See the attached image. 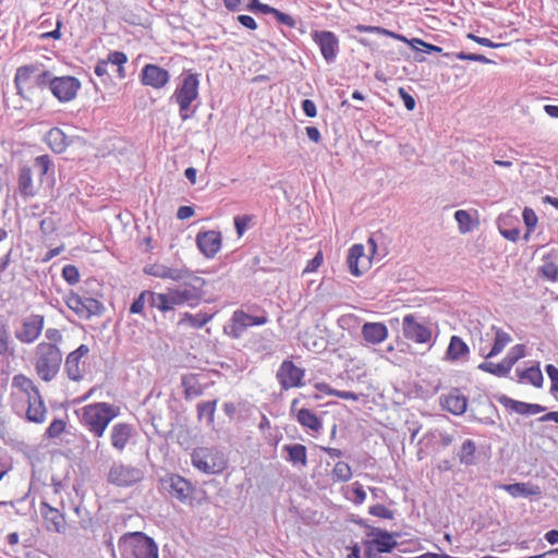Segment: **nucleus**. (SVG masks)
I'll return each instance as SVG.
<instances>
[{"mask_svg":"<svg viewBox=\"0 0 558 558\" xmlns=\"http://www.w3.org/2000/svg\"><path fill=\"white\" fill-rule=\"evenodd\" d=\"M9 404L15 412H25L28 422L43 424L47 418L44 398L32 378L19 373L12 377Z\"/></svg>","mask_w":558,"mask_h":558,"instance_id":"nucleus-1","label":"nucleus"},{"mask_svg":"<svg viewBox=\"0 0 558 558\" xmlns=\"http://www.w3.org/2000/svg\"><path fill=\"white\" fill-rule=\"evenodd\" d=\"M181 282L182 287L168 288L163 293L149 292L150 306L166 313L183 304L197 305L203 298L204 279L191 274L189 279Z\"/></svg>","mask_w":558,"mask_h":558,"instance_id":"nucleus-2","label":"nucleus"},{"mask_svg":"<svg viewBox=\"0 0 558 558\" xmlns=\"http://www.w3.org/2000/svg\"><path fill=\"white\" fill-rule=\"evenodd\" d=\"M119 413V408L113 404L95 402L81 408L80 422L94 437L100 438Z\"/></svg>","mask_w":558,"mask_h":558,"instance_id":"nucleus-3","label":"nucleus"},{"mask_svg":"<svg viewBox=\"0 0 558 558\" xmlns=\"http://www.w3.org/2000/svg\"><path fill=\"white\" fill-rule=\"evenodd\" d=\"M62 352L51 342H39L34 352L33 365L39 379L51 381L58 374L62 363Z\"/></svg>","mask_w":558,"mask_h":558,"instance_id":"nucleus-4","label":"nucleus"},{"mask_svg":"<svg viewBox=\"0 0 558 558\" xmlns=\"http://www.w3.org/2000/svg\"><path fill=\"white\" fill-rule=\"evenodd\" d=\"M49 77L50 72L41 63L19 66L14 76L17 94L23 98H28L35 89L45 88Z\"/></svg>","mask_w":558,"mask_h":558,"instance_id":"nucleus-5","label":"nucleus"},{"mask_svg":"<svg viewBox=\"0 0 558 558\" xmlns=\"http://www.w3.org/2000/svg\"><path fill=\"white\" fill-rule=\"evenodd\" d=\"M121 558H158V546L142 532L125 533L118 542Z\"/></svg>","mask_w":558,"mask_h":558,"instance_id":"nucleus-6","label":"nucleus"},{"mask_svg":"<svg viewBox=\"0 0 558 558\" xmlns=\"http://www.w3.org/2000/svg\"><path fill=\"white\" fill-rule=\"evenodd\" d=\"M198 75L191 72L183 73L171 97L179 106L180 118L183 121L192 118L195 112L194 109H191V106L198 98Z\"/></svg>","mask_w":558,"mask_h":558,"instance_id":"nucleus-7","label":"nucleus"},{"mask_svg":"<svg viewBox=\"0 0 558 558\" xmlns=\"http://www.w3.org/2000/svg\"><path fill=\"white\" fill-rule=\"evenodd\" d=\"M192 464L206 474H217L227 469L228 460L215 447H198L192 453Z\"/></svg>","mask_w":558,"mask_h":558,"instance_id":"nucleus-8","label":"nucleus"},{"mask_svg":"<svg viewBox=\"0 0 558 558\" xmlns=\"http://www.w3.org/2000/svg\"><path fill=\"white\" fill-rule=\"evenodd\" d=\"M268 320V315L264 310L260 311L259 315H250L243 310H235L225 326L223 331L231 339H240L248 327L263 326Z\"/></svg>","mask_w":558,"mask_h":558,"instance_id":"nucleus-9","label":"nucleus"},{"mask_svg":"<svg viewBox=\"0 0 558 558\" xmlns=\"http://www.w3.org/2000/svg\"><path fill=\"white\" fill-rule=\"evenodd\" d=\"M365 527L366 536L371 537V539L365 542V553L369 558L375 556V553H391L398 546V542L396 539V537L399 536L398 533H389L386 530L371 525H366Z\"/></svg>","mask_w":558,"mask_h":558,"instance_id":"nucleus-10","label":"nucleus"},{"mask_svg":"<svg viewBox=\"0 0 558 558\" xmlns=\"http://www.w3.org/2000/svg\"><path fill=\"white\" fill-rule=\"evenodd\" d=\"M63 301L69 310L82 319L99 316L104 311V305L97 299L83 298L74 291L66 293Z\"/></svg>","mask_w":558,"mask_h":558,"instance_id":"nucleus-11","label":"nucleus"},{"mask_svg":"<svg viewBox=\"0 0 558 558\" xmlns=\"http://www.w3.org/2000/svg\"><path fill=\"white\" fill-rule=\"evenodd\" d=\"M305 369L296 366L293 361L284 360L280 364L276 377L283 390L304 386Z\"/></svg>","mask_w":558,"mask_h":558,"instance_id":"nucleus-12","label":"nucleus"},{"mask_svg":"<svg viewBox=\"0 0 558 558\" xmlns=\"http://www.w3.org/2000/svg\"><path fill=\"white\" fill-rule=\"evenodd\" d=\"M402 331L405 339L417 344H428L432 347V329L417 322L412 314L403 317Z\"/></svg>","mask_w":558,"mask_h":558,"instance_id":"nucleus-13","label":"nucleus"},{"mask_svg":"<svg viewBox=\"0 0 558 558\" xmlns=\"http://www.w3.org/2000/svg\"><path fill=\"white\" fill-rule=\"evenodd\" d=\"M47 85H49L53 96L62 102L74 99L81 88L80 81L74 76L49 77Z\"/></svg>","mask_w":558,"mask_h":558,"instance_id":"nucleus-14","label":"nucleus"},{"mask_svg":"<svg viewBox=\"0 0 558 558\" xmlns=\"http://www.w3.org/2000/svg\"><path fill=\"white\" fill-rule=\"evenodd\" d=\"M299 399H293L290 407V413L296 422L310 434L316 435L323 429L322 418L307 408H298Z\"/></svg>","mask_w":558,"mask_h":558,"instance_id":"nucleus-15","label":"nucleus"},{"mask_svg":"<svg viewBox=\"0 0 558 558\" xmlns=\"http://www.w3.org/2000/svg\"><path fill=\"white\" fill-rule=\"evenodd\" d=\"M43 315L33 314L22 320L21 328L15 330V338L25 344L35 342L44 329Z\"/></svg>","mask_w":558,"mask_h":558,"instance_id":"nucleus-16","label":"nucleus"},{"mask_svg":"<svg viewBox=\"0 0 558 558\" xmlns=\"http://www.w3.org/2000/svg\"><path fill=\"white\" fill-rule=\"evenodd\" d=\"M312 38L319 47L324 59L328 63L333 62L339 52V40L337 36L330 31H314Z\"/></svg>","mask_w":558,"mask_h":558,"instance_id":"nucleus-17","label":"nucleus"},{"mask_svg":"<svg viewBox=\"0 0 558 558\" xmlns=\"http://www.w3.org/2000/svg\"><path fill=\"white\" fill-rule=\"evenodd\" d=\"M142 478V472L133 466L116 463L109 471V482L116 486H132Z\"/></svg>","mask_w":558,"mask_h":558,"instance_id":"nucleus-18","label":"nucleus"},{"mask_svg":"<svg viewBox=\"0 0 558 558\" xmlns=\"http://www.w3.org/2000/svg\"><path fill=\"white\" fill-rule=\"evenodd\" d=\"M347 264L350 272L360 277L371 268L372 256L365 253L363 244H353L349 250Z\"/></svg>","mask_w":558,"mask_h":558,"instance_id":"nucleus-19","label":"nucleus"},{"mask_svg":"<svg viewBox=\"0 0 558 558\" xmlns=\"http://www.w3.org/2000/svg\"><path fill=\"white\" fill-rule=\"evenodd\" d=\"M140 77L144 86H149L154 89L166 87L170 81L168 70L153 63L143 66Z\"/></svg>","mask_w":558,"mask_h":558,"instance_id":"nucleus-20","label":"nucleus"},{"mask_svg":"<svg viewBox=\"0 0 558 558\" xmlns=\"http://www.w3.org/2000/svg\"><path fill=\"white\" fill-rule=\"evenodd\" d=\"M144 272L156 278L169 279L175 282L185 281L193 274L185 268H172L162 264L147 265L144 267Z\"/></svg>","mask_w":558,"mask_h":558,"instance_id":"nucleus-21","label":"nucleus"},{"mask_svg":"<svg viewBox=\"0 0 558 558\" xmlns=\"http://www.w3.org/2000/svg\"><path fill=\"white\" fill-rule=\"evenodd\" d=\"M196 244L207 258H213L221 248V233L215 230L199 232Z\"/></svg>","mask_w":558,"mask_h":558,"instance_id":"nucleus-22","label":"nucleus"},{"mask_svg":"<svg viewBox=\"0 0 558 558\" xmlns=\"http://www.w3.org/2000/svg\"><path fill=\"white\" fill-rule=\"evenodd\" d=\"M133 426L125 422L116 423L110 430L111 446L118 450L123 451L130 444L133 437Z\"/></svg>","mask_w":558,"mask_h":558,"instance_id":"nucleus-23","label":"nucleus"},{"mask_svg":"<svg viewBox=\"0 0 558 558\" xmlns=\"http://www.w3.org/2000/svg\"><path fill=\"white\" fill-rule=\"evenodd\" d=\"M440 404L453 415H461L466 411L468 400L459 389H452L441 397Z\"/></svg>","mask_w":558,"mask_h":558,"instance_id":"nucleus-24","label":"nucleus"},{"mask_svg":"<svg viewBox=\"0 0 558 558\" xmlns=\"http://www.w3.org/2000/svg\"><path fill=\"white\" fill-rule=\"evenodd\" d=\"M498 401L507 410L522 415H534L545 411V407L541 404L517 401L507 396H501Z\"/></svg>","mask_w":558,"mask_h":558,"instance_id":"nucleus-25","label":"nucleus"},{"mask_svg":"<svg viewBox=\"0 0 558 558\" xmlns=\"http://www.w3.org/2000/svg\"><path fill=\"white\" fill-rule=\"evenodd\" d=\"M363 339L369 344H379L388 338V328L384 323H365L361 330Z\"/></svg>","mask_w":558,"mask_h":558,"instance_id":"nucleus-26","label":"nucleus"},{"mask_svg":"<svg viewBox=\"0 0 558 558\" xmlns=\"http://www.w3.org/2000/svg\"><path fill=\"white\" fill-rule=\"evenodd\" d=\"M89 352V348L86 344H81L75 351L71 352L65 360V369L68 375L72 379L82 378V369L80 366L82 357L87 355Z\"/></svg>","mask_w":558,"mask_h":558,"instance_id":"nucleus-27","label":"nucleus"},{"mask_svg":"<svg viewBox=\"0 0 558 558\" xmlns=\"http://www.w3.org/2000/svg\"><path fill=\"white\" fill-rule=\"evenodd\" d=\"M470 354L469 345L459 336L450 338L445 359L450 362H457L466 359Z\"/></svg>","mask_w":558,"mask_h":558,"instance_id":"nucleus-28","label":"nucleus"},{"mask_svg":"<svg viewBox=\"0 0 558 558\" xmlns=\"http://www.w3.org/2000/svg\"><path fill=\"white\" fill-rule=\"evenodd\" d=\"M495 331L494 343L488 352H485L484 349H481V354L486 360L492 359L500 354L505 348L512 341V337L509 332L502 330L501 328L493 327Z\"/></svg>","mask_w":558,"mask_h":558,"instance_id":"nucleus-29","label":"nucleus"},{"mask_svg":"<svg viewBox=\"0 0 558 558\" xmlns=\"http://www.w3.org/2000/svg\"><path fill=\"white\" fill-rule=\"evenodd\" d=\"M539 272L549 281L558 279V251L551 250L543 256Z\"/></svg>","mask_w":558,"mask_h":558,"instance_id":"nucleus-30","label":"nucleus"},{"mask_svg":"<svg viewBox=\"0 0 558 558\" xmlns=\"http://www.w3.org/2000/svg\"><path fill=\"white\" fill-rule=\"evenodd\" d=\"M282 450L287 453V460L294 466L307 465V449L302 444L284 445Z\"/></svg>","mask_w":558,"mask_h":558,"instance_id":"nucleus-31","label":"nucleus"},{"mask_svg":"<svg viewBox=\"0 0 558 558\" xmlns=\"http://www.w3.org/2000/svg\"><path fill=\"white\" fill-rule=\"evenodd\" d=\"M17 187L20 194L24 198H29L36 195V189L33 181V171L28 166L22 167L19 171Z\"/></svg>","mask_w":558,"mask_h":558,"instance_id":"nucleus-32","label":"nucleus"},{"mask_svg":"<svg viewBox=\"0 0 558 558\" xmlns=\"http://www.w3.org/2000/svg\"><path fill=\"white\" fill-rule=\"evenodd\" d=\"M45 142L57 154L63 153L69 145L68 136L59 128L50 129L45 136Z\"/></svg>","mask_w":558,"mask_h":558,"instance_id":"nucleus-33","label":"nucleus"},{"mask_svg":"<svg viewBox=\"0 0 558 558\" xmlns=\"http://www.w3.org/2000/svg\"><path fill=\"white\" fill-rule=\"evenodd\" d=\"M172 498L184 505L194 507L206 499V490H169Z\"/></svg>","mask_w":558,"mask_h":558,"instance_id":"nucleus-34","label":"nucleus"},{"mask_svg":"<svg viewBox=\"0 0 558 558\" xmlns=\"http://www.w3.org/2000/svg\"><path fill=\"white\" fill-rule=\"evenodd\" d=\"M518 376L520 381L529 383L535 388L543 387L544 377L539 366H531L522 371H518Z\"/></svg>","mask_w":558,"mask_h":558,"instance_id":"nucleus-35","label":"nucleus"},{"mask_svg":"<svg viewBox=\"0 0 558 558\" xmlns=\"http://www.w3.org/2000/svg\"><path fill=\"white\" fill-rule=\"evenodd\" d=\"M213 319L211 314L199 312L197 314L184 313L180 318V325H186L195 329L203 328Z\"/></svg>","mask_w":558,"mask_h":558,"instance_id":"nucleus-36","label":"nucleus"},{"mask_svg":"<svg viewBox=\"0 0 558 558\" xmlns=\"http://www.w3.org/2000/svg\"><path fill=\"white\" fill-rule=\"evenodd\" d=\"M182 387L185 398L197 397L203 393V387L196 374H186L182 377Z\"/></svg>","mask_w":558,"mask_h":558,"instance_id":"nucleus-37","label":"nucleus"},{"mask_svg":"<svg viewBox=\"0 0 558 558\" xmlns=\"http://www.w3.org/2000/svg\"><path fill=\"white\" fill-rule=\"evenodd\" d=\"M478 368L485 373L492 374L497 377H505L511 371V367L508 364V362L505 360V357L499 363H493L489 361L482 362L478 365Z\"/></svg>","mask_w":558,"mask_h":558,"instance_id":"nucleus-38","label":"nucleus"},{"mask_svg":"<svg viewBox=\"0 0 558 558\" xmlns=\"http://www.w3.org/2000/svg\"><path fill=\"white\" fill-rule=\"evenodd\" d=\"M476 445L472 439H466L459 451V460L462 464L473 465L475 463Z\"/></svg>","mask_w":558,"mask_h":558,"instance_id":"nucleus-39","label":"nucleus"},{"mask_svg":"<svg viewBox=\"0 0 558 558\" xmlns=\"http://www.w3.org/2000/svg\"><path fill=\"white\" fill-rule=\"evenodd\" d=\"M331 477L333 482H348L352 477L351 466L343 461L337 462L331 471Z\"/></svg>","mask_w":558,"mask_h":558,"instance_id":"nucleus-40","label":"nucleus"},{"mask_svg":"<svg viewBox=\"0 0 558 558\" xmlns=\"http://www.w3.org/2000/svg\"><path fill=\"white\" fill-rule=\"evenodd\" d=\"M107 61L111 64L118 65V76L125 77V70L123 65L128 62V57L122 51H113L108 54Z\"/></svg>","mask_w":558,"mask_h":558,"instance_id":"nucleus-41","label":"nucleus"},{"mask_svg":"<svg viewBox=\"0 0 558 558\" xmlns=\"http://www.w3.org/2000/svg\"><path fill=\"white\" fill-rule=\"evenodd\" d=\"M454 218L459 225L461 233L470 232L473 229V220L471 215L463 209H459L454 213Z\"/></svg>","mask_w":558,"mask_h":558,"instance_id":"nucleus-42","label":"nucleus"},{"mask_svg":"<svg viewBox=\"0 0 558 558\" xmlns=\"http://www.w3.org/2000/svg\"><path fill=\"white\" fill-rule=\"evenodd\" d=\"M65 427L66 423L63 420L56 418L47 427L45 436L49 439L57 438L64 433Z\"/></svg>","mask_w":558,"mask_h":558,"instance_id":"nucleus-43","label":"nucleus"},{"mask_svg":"<svg viewBox=\"0 0 558 558\" xmlns=\"http://www.w3.org/2000/svg\"><path fill=\"white\" fill-rule=\"evenodd\" d=\"M216 405H217L216 400L199 403L197 405L198 417L202 418L203 416H207L208 422L213 423L215 412H216Z\"/></svg>","mask_w":558,"mask_h":558,"instance_id":"nucleus-44","label":"nucleus"},{"mask_svg":"<svg viewBox=\"0 0 558 558\" xmlns=\"http://www.w3.org/2000/svg\"><path fill=\"white\" fill-rule=\"evenodd\" d=\"M525 356V345L524 344H515L512 347L507 355L505 356V360L508 362L510 367L512 368L513 365Z\"/></svg>","mask_w":558,"mask_h":558,"instance_id":"nucleus-45","label":"nucleus"},{"mask_svg":"<svg viewBox=\"0 0 558 558\" xmlns=\"http://www.w3.org/2000/svg\"><path fill=\"white\" fill-rule=\"evenodd\" d=\"M355 28L360 33L381 34V35H386V36H390V37H393V38H398V39L404 40V38L402 36L396 35L395 33H392L390 31H387V29H385L383 27H379V26L357 25Z\"/></svg>","mask_w":558,"mask_h":558,"instance_id":"nucleus-46","label":"nucleus"},{"mask_svg":"<svg viewBox=\"0 0 558 558\" xmlns=\"http://www.w3.org/2000/svg\"><path fill=\"white\" fill-rule=\"evenodd\" d=\"M0 354H12V349L10 348V336L5 325H0Z\"/></svg>","mask_w":558,"mask_h":558,"instance_id":"nucleus-47","label":"nucleus"},{"mask_svg":"<svg viewBox=\"0 0 558 558\" xmlns=\"http://www.w3.org/2000/svg\"><path fill=\"white\" fill-rule=\"evenodd\" d=\"M62 277L68 283L75 284L80 281L78 269L74 265H65L62 269Z\"/></svg>","mask_w":558,"mask_h":558,"instance_id":"nucleus-48","label":"nucleus"},{"mask_svg":"<svg viewBox=\"0 0 558 558\" xmlns=\"http://www.w3.org/2000/svg\"><path fill=\"white\" fill-rule=\"evenodd\" d=\"M524 223L527 228V232L534 231L538 222V218L532 208L525 207L522 213Z\"/></svg>","mask_w":558,"mask_h":558,"instance_id":"nucleus-49","label":"nucleus"},{"mask_svg":"<svg viewBox=\"0 0 558 558\" xmlns=\"http://www.w3.org/2000/svg\"><path fill=\"white\" fill-rule=\"evenodd\" d=\"M34 167L38 170L39 175L43 178L47 174L51 167V161L48 155H41L34 159Z\"/></svg>","mask_w":558,"mask_h":558,"instance_id":"nucleus-50","label":"nucleus"},{"mask_svg":"<svg viewBox=\"0 0 558 558\" xmlns=\"http://www.w3.org/2000/svg\"><path fill=\"white\" fill-rule=\"evenodd\" d=\"M545 371L551 383L550 392L558 393V368L554 364H547Z\"/></svg>","mask_w":558,"mask_h":558,"instance_id":"nucleus-51","label":"nucleus"},{"mask_svg":"<svg viewBox=\"0 0 558 558\" xmlns=\"http://www.w3.org/2000/svg\"><path fill=\"white\" fill-rule=\"evenodd\" d=\"M39 230L44 236L50 235L57 231V223L53 218L47 217L39 223Z\"/></svg>","mask_w":558,"mask_h":558,"instance_id":"nucleus-52","label":"nucleus"},{"mask_svg":"<svg viewBox=\"0 0 558 558\" xmlns=\"http://www.w3.org/2000/svg\"><path fill=\"white\" fill-rule=\"evenodd\" d=\"M251 221L252 217L248 215L234 217V227L239 236H242L244 234Z\"/></svg>","mask_w":558,"mask_h":558,"instance_id":"nucleus-53","label":"nucleus"},{"mask_svg":"<svg viewBox=\"0 0 558 558\" xmlns=\"http://www.w3.org/2000/svg\"><path fill=\"white\" fill-rule=\"evenodd\" d=\"M323 260H324L323 252L318 251L317 254L315 255V257L307 262V264L303 270V274H310V272L316 271L318 269V267L322 266Z\"/></svg>","mask_w":558,"mask_h":558,"instance_id":"nucleus-54","label":"nucleus"},{"mask_svg":"<svg viewBox=\"0 0 558 558\" xmlns=\"http://www.w3.org/2000/svg\"><path fill=\"white\" fill-rule=\"evenodd\" d=\"M149 296V292L144 291L142 292L131 304L130 306V313L131 314H141L145 306V296Z\"/></svg>","mask_w":558,"mask_h":558,"instance_id":"nucleus-55","label":"nucleus"},{"mask_svg":"<svg viewBox=\"0 0 558 558\" xmlns=\"http://www.w3.org/2000/svg\"><path fill=\"white\" fill-rule=\"evenodd\" d=\"M274 16L278 23L283 24L290 28H294L296 26L295 20L291 15L283 13L278 9H276Z\"/></svg>","mask_w":558,"mask_h":558,"instance_id":"nucleus-56","label":"nucleus"},{"mask_svg":"<svg viewBox=\"0 0 558 558\" xmlns=\"http://www.w3.org/2000/svg\"><path fill=\"white\" fill-rule=\"evenodd\" d=\"M369 513L375 517H379V518H384V519H392L393 518V512L383 505H375V506L371 507Z\"/></svg>","mask_w":558,"mask_h":558,"instance_id":"nucleus-57","label":"nucleus"},{"mask_svg":"<svg viewBox=\"0 0 558 558\" xmlns=\"http://www.w3.org/2000/svg\"><path fill=\"white\" fill-rule=\"evenodd\" d=\"M11 470H12L11 458L5 453L0 452V480H2Z\"/></svg>","mask_w":558,"mask_h":558,"instance_id":"nucleus-58","label":"nucleus"},{"mask_svg":"<svg viewBox=\"0 0 558 558\" xmlns=\"http://www.w3.org/2000/svg\"><path fill=\"white\" fill-rule=\"evenodd\" d=\"M398 93H399V96L401 97V99L403 100L404 107L409 111L414 110L416 102H415V99L413 98V96H411L403 87H400L398 89Z\"/></svg>","mask_w":558,"mask_h":558,"instance_id":"nucleus-59","label":"nucleus"},{"mask_svg":"<svg viewBox=\"0 0 558 558\" xmlns=\"http://www.w3.org/2000/svg\"><path fill=\"white\" fill-rule=\"evenodd\" d=\"M302 109H303L305 116L308 118H314L317 116L316 105L311 99H304L302 101Z\"/></svg>","mask_w":558,"mask_h":558,"instance_id":"nucleus-60","label":"nucleus"},{"mask_svg":"<svg viewBox=\"0 0 558 558\" xmlns=\"http://www.w3.org/2000/svg\"><path fill=\"white\" fill-rule=\"evenodd\" d=\"M345 497L355 504H362L365 500V490H345Z\"/></svg>","mask_w":558,"mask_h":558,"instance_id":"nucleus-61","label":"nucleus"},{"mask_svg":"<svg viewBox=\"0 0 558 558\" xmlns=\"http://www.w3.org/2000/svg\"><path fill=\"white\" fill-rule=\"evenodd\" d=\"M238 21L241 25H243L244 27H246L248 29L255 31L257 28L256 21L250 15H244V14L239 15Z\"/></svg>","mask_w":558,"mask_h":558,"instance_id":"nucleus-62","label":"nucleus"},{"mask_svg":"<svg viewBox=\"0 0 558 558\" xmlns=\"http://www.w3.org/2000/svg\"><path fill=\"white\" fill-rule=\"evenodd\" d=\"M468 37L484 47L497 48V47L501 46L500 44H495L490 39L485 38V37H478V36L472 35V34H470Z\"/></svg>","mask_w":558,"mask_h":558,"instance_id":"nucleus-63","label":"nucleus"},{"mask_svg":"<svg viewBox=\"0 0 558 558\" xmlns=\"http://www.w3.org/2000/svg\"><path fill=\"white\" fill-rule=\"evenodd\" d=\"M306 135L314 143H319L322 140V135L319 130L316 126H306L305 128Z\"/></svg>","mask_w":558,"mask_h":558,"instance_id":"nucleus-64","label":"nucleus"}]
</instances>
